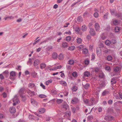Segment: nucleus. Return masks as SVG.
Listing matches in <instances>:
<instances>
[{"label":"nucleus","mask_w":122,"mask_h":122,"mask_svg":"<svg viewBox=\"0 0 122 122\" xmlns=\"http://www.w3.org/2000/svg\"><path fill=\"white\" fill-rule=\"evenodd\" d=\"M16 73L15 71H12L10 73V79L13 81L16 78Z\"/></svg>","instance_id":"nucleus-1"},{"label":"nucleus","mask_w":122,"mask_h":122,"mask_svg":"<svg viewBox=\"0 0 122 122\" xmlns=\"http://www.w3.org/2000/svg\"><path fill=\"white\" fill-rule=\"evenodd\" d=\"M13 105L14 106L19 104L20 102V101L18 98L16 96L14 97L13 99Z\"/></svg>","instance_id":"nucleus-2"},{"label":"nucleus","mask_w":122,"mask_h":122,"mask_svg":"<svg viewBox=\"0 0 122 122\" xmlns=\"http://www.w3.org/2000/svg\"><path fill=\"white\" fill-rule=\"evenodd\" d=\"M62 107L65 111L68 110L69 109V106L67 103L65 102H64L62 104Z\"/></svg>","instance_id":"nucleus-3"},{"label":"nucleus","mask_w":122,"mask_h":122,"mask_svg":"<svg viewBox=\"0 0 122 122\" xmlns=\"http://www.w3.org/2000/svg\"><path fill=\"white\" fill-rule=\"evenodd\" d=\"M79 101V100L78 98L75 97L72 99L71 101V102L73 104H75L78 103Z\"/></svg>","instance_id":"nucleus-4"},{"label":"nucleus","mask_w":122,"mask_h":122,"mask_svg":"<svg viewBox=\"0 0 122 122\" xmlns=\"http://www.w3.org/2000/svg\"><path fill=\"white\" fill-rule=\"evenodd\" d=\"M120 70V67L118 66H116L115 68H114V70L115 72L116 73L114 74L113 75V76H115L117 74V73L119 74L118 72Z\"/></svg>","instance_id":"nucleus-5"},{"label":"nucleus","mask_w":122,"mask_h":122,"mask_svg":"<svg viewBox=\"0 0 122 122\" xmlns=\"http://www.w3.org/2000/svg\"><path fill=\"white\" fill-rule=\"evenodd\" d=\"M25 89L24 87L21 88L19 91V93L20 96L23 95L24 93Z\"/></svg>","instance_id":"nucleus-6"},{"label":"nucleus","mask_w":122,"mask_h":122,"mask_svg":"<svg viewBox=\"0 0 122 122\" xmlns=\"http://www.w3.org/2000/svg\"><path fill=\"white\" fill-rule=\"evenodd\" d=\"M89 32L91 35L92 36H94L96 34L93 28H90Z\"/></svg>","instance_id":"nucleus-7"},{"label":"nucleus","mask_w":122,"mask_h":122,"mask_svg":"<svg viewBox=\"0 0 122 122\" xmlns=\"http://www.w3.org/2000/svg\"><path fill=\"white\" fill-rule=\"evenodd\" d=\"M10 112L11 113H14L16 112V109L15 107H11L9 109Z\"/></svg>","instance_id":"nucleus-8"},{"label":"nucleus","mask_w":122,"mask_h":122,"mask_svg":"<svg viewBox=\"0 0 122 122\" xmlns=\"http://www.w3.org/2000/svg\"><path fill=\"white\" fill-rule=\"evenodd\" d=\"M117 80H116L114 78H112L111 79V82L112 85V86L113 87L114 86V84H116L117 82Z\"/></svg>","instance_id":"nucleus-9"},{"label":"nucleus","mask_w":122,"mask_h":122,"mask_svg":"<svg viewBox=\"0 0 122 122\" xmlns=\"http://www.w3.org/2000/svg\"><path fill=\"white\" fill-rule=\"evenodd\" d=\"M95 101L94 99L93 98H91L89 101L88 104H89L90 105L94 104H95Z\"/></svg>","instance_id":"nucleus-10"},{"label":"nucleus","mask_w":122,"mask_h":122,"mask_svg":"<svg viewBox=\"0 0 122 122\" xmlns=\"http://www.w3.org/2000/svg\"><path fill=\"white\" fill-rule=\"evenodd\" d=\"M113 117L111 116H107L105 117L104 119L105 120H112L113 119Z\"/></svg>","instance_id":"nucleus-11"},{"label":"nucleus","mask_w":122,"mask_h":122,"mask_svg":"<svg viewBox=\"0 0 122 122\" xmlns=\"http://www.w3.org/2000/svg\"><path fill=\"white\" fill-rule=\"evenodd\" d=\"M40 63L39 60L36 59L34 61V65L35 66H36L38 65Z\"/></svg>","instance_id":"nucleus-12"},{"label":"nucleus","mask_w":122,"mask_h":122,"mask_svg":"<svg viewBox=\"0 0 122 122\" xmlns=\"http://www.w3.org/2000/svg\"><path fill=\"white\" fill-rule=\"evenodd\" d=\"M95 28L96 31H99L100 29V26L98 23H96L95 25Z\"/></svg>","instance_id":"nucleus-13"},{"label":"nucleus","mask_w":122,"mask_h":122,"mask_svg":"<svg viewBox=\"0 0 122 122\" xmlns=\"http://www.w3.org/2000/svg\"><path fill=\"white\" fill-rule=\"evenodd\" d=\"M83 74L85 77H88L90 76V74L89 71H86L84 72Z\"/></svg>","instance_id":"nucleus-14"},{"label":"nucleus","mask_w":122,"mask_h":122,"mask_svg":"<svg viewBox=\"0 0 122 122\" xmlns=\"http://www.w3.org/2000/svg\"><path fill=\"white\" fill-rule=\"evenodd\" d=\"M58 56V54L57 53L54 52L52 54V57L53 58L56 59L57 58Z\"/></svg>","instance_id":"nucleus-15"},{"label":"nucleus","mask_w":122,"mask_h":122,"mask_svg":"<svg viewBox=\"0 0 122 122\" xmlns=\"http://www.w3.org/2000/svg\"><path fill=\"white\" fill-rule=\"evenodd\" d=\"M110 41L111 42V46L112 45H114L116 44L117 42L116 40L114 39H112L111 41Z\"/></svg>","instance_id":"nucleus-16"},{"label":"nucleus","mask_w":122,"mask_h":122,"mask_svg":"<svg viewBox=\"0 0 122 122\" xmlns=\"http://www.w3.org/2000/svg\"><path fill=\"white\" fill-rule=\"evenodd\" d=\"M68 45V44L66 42H62V45L63 47L64 48H66Z\"/></svg>","instance_id":"nucleus-17"},{"label":"nucleus","mask_w":122,"mask_h":122,"mask_svg":"<svg viewBox=\"0 0 122 122\" xmlns=\"http://www.w3.org/2000/svg\"><path fill=\"white\" fill-rule=\"evenodd\" d=\"M46 66V64L44 63H41L40 65V68L41 69L45 68Z\"/></svg>","instance_id":"nucleus-18"},{"label":"nucleus","mask_w":122,"mask_h":122,"mask_svg":"<svg viewBox=\"0 0 122 122\" xmlns=\"http://www.w3.org/2000/svg\"><path fill=\"white\" fill-rule=\"evenodd\" d=\"M87 27L85 25H82L81 27V29L82 31H85L87 30Z\"/></svg>","instance_id":"nucleus-19"},{"label":"nucleus","mask_w":122,"mask_h":122,"mask_svg":"<svg viewBox=\"0 0 122 122\" xmlns=\"http://www.w3.org/2000/svg\"><path fill=\"white\" fill-rule=\"evenodd\" d=\"M109 93V92L107 90H105L102 93V96H104L108 94Z\"/></svg>","instance_id":"nucleus-20"},{"label":"nucleus","mask_w":122,"mask_h":122,"mask_svg":"<svg viewBox=\"0 0 122 122\" xmlns=\"http://www.w3.org/2000/svg\"><path fill=\"white\" fill-rule=\"evenodd\" d=\"M64 58V55L62 53H60L58 56V59L60 60H62Z\"/></svg>","instance_id":"nucleus-21"},{"label":"nucleus","mask_w":122,"mask_h":122,"mask_svg":"<svg viewBox=\"0 0 122 122\" xmlns=\"http://www.w3.org/2000/svg\"><path fill=\"white\" fill-rule=\"evenodd\" d=\"M88 51V49L86 48H84L82 49L83 53L84 54H87Z\"/></svg>","instance_id":"nucleus-22"},{"label":"nucleus","mask_w":122,"mask_h":122,"mask_svg":"<svg viewBox=\"0 0 122 122\" xmlns=\"http://www.w3.org/2000/svg\"><path fill=\"white\" fill-rule=\"evenodd\" d=\"M80 28L79 27H76L75 28V32L77 34H78L80 31Z\"/></svg>","instance_id":"nucleus-23"},{"label":"nucleus","mask_w":122,"mask_h":122,"mask_svg":"<svg viewBox=\"0 0 122 122\" xmlns=\"http://www.w3.org/2000/svg\"><path fill=\"white\" fill-rule=\"evenodd\" d=\"M35 86L34 83H30L28 85V87L29 88H32Z\"/></svg>","instance_id":"nucleus-24"},{"label":"nucleus","mask_w":122,"mask_h":122,"mask_svg":"<svg viewBox=\"0 0 122 122\" xmlns=\"http://www.w3.org/2000/svg\"><path fill=\"white\" fill-rule=\"evenodd\" d=\"M115 15L117 16L118 18H121L122 17V15L121 13H116Z\"/></svg>","instance_id":"nucleus-25"},{"label":"nucleus","mask_w":122,"mask_h":122,"mask_svg":"<svg viewBox=\"0 0 122 122\" xmlns=\"http://www.w3.org/2000/svg\"><path fill=\"white\" fill-rule=\"evenodd\" d=\"M52 38V37H50L48 38H47L44 41L41 42V43H43L45 42H47L48 41H51V39Z\"/></svg>","instance_id":"nucleus-26"},{"label":"nucleus","mask_w":122,"mask_h":122,"mask_svg":"<svg viewBox=\"0 0 122 122\" xmlns=\"http://www.w3.org/2000/svg\"><path fill=\"white\" fill-rule=\"evenodd\" d=\"M99 70V68L98 67H96L94 68L93 69V71H95L96 73H97L98 72Z\"/></svg>","instance_id":"nucleus-27"},{"label":"nucleus","mask_w":122,"mask_h":122,"mask_svg":"<svg viewBox=\"0 0 122 122\" xmlns=\"http://www.w3.org/2000/svg\"><path fill=\"white\" fill-rule=\"evenodd\" d=\"M100 49V48H98L97 49L96 52L98 55H100L101 54V51L99 50Z\"/></svg>","instance_id":"nucleus-28"},{"label":"nucleus","mask_w":122,"mask_h":122,"mask_svg":"<svg viewBox=\"0 0 122 122\" xmlns=\"http://www.w3.org/2000/svg\"><path fill=\"white\" fill-rule=\"evenodd\" d=\"M60 83L63 86H67V84L66 83L65 81H60Z\"/></svg>","instance_id":"nucleus-29"},{"label":"nucleus","mask_w":122,"mask_h":122,"mask_svg":"<svg viewBox=\"0 0 122 122\" xmlns=\"http://www.w3.org/2000/svg\"><path fill=\"white\" fill-rule=\"evenodd\" d=\"M21 98L22 101L23 102H25L26 99V98L25 96L23 95L20 96Z\"/></svg>","instance_id":"nucleus-30"},{"label":"nucleus","mask_w":122,"mask_h":122,"mask_svg":"<svg viewBox=\"0 0 122 122\" xmlns=\"http://www.w3.org/2000/svg\"><path fill=\"white\" fill-rule=\"evenodd\" d=\"M45 111V109L44 108H41L39 110V112L41 113H44Z\"/></svg>","instance_id":"nucleus-31"},{"label":"nucleus","mask_w":122,"mask_h":122,"mask_svg":"<svg viewBox=\"0 0 122 122\" xmlns=\"http://www.w3.org/2000/svg\"><path fill=\"white\" fill-rule=\"evenodd\" d=\"M77 87L76 86H72L71 88L72 90L73 91H76L77 90Z\"/></svg>","instance_id":"nucleus-32"},{"label":"nucleus","mask_w":122,"mask_h":122,"mask_svg":"<svg viewBox=\"0 0 122 122\" xmlns=\"http://www.w3.org/2000/svg\"><path fill=\"white\" fill-rule=\"evenodd\" d=\"M112 59V57L110 55H109L107 57V60L108 61H111Z\"/></svg>","instance_id":"nucleus-33"},{"label":"nucleus","mask_w":122,"mask_h":122,"mask_svg":"<svg viewBox=\"0 0 122 122\" xmlns=\"http://www.w3.org/2000/svg\"><path fill=\"white\" fill-rule=\"evenodd\" d=\"M77 20L79 22H81L82 21V18L81 16H79L77 17Z\"/></svg>","instance_id":"nucleus-34"},{"label":"nucleus","mask_w":122,"mask_h":122,"mask_svg":"<svg viewBox=\"0 0 122 122\" xmlns=\"http://www.w3.org/2000/svg\"><path fill=\"white\" fill-rule=\"evenodd\" d=\"M86 89H87L90 86V84L89 83H86L83 86Z\"/></svg>","instance_id":"nucleus-35"},{"label":"nucleus","mask_w":122,"mask_h":122,"mask_svg":"<svg viewBox=\"0 0 122 122\" xmlns=\"http://www.w3.org/2000/svg\"><path fill=\"white\" fill-rule=\"evenodd\" d=\"M75 47L74 46H71L68 48V50L71 51L73 50H75Z\"/></svg>","instance_id":"nucleus-36"},{"label":"nucleus","mask_w":122,"mask_h":122,"mask_svg":"<svg viewBox=\"0 0 122 122\" xmlns=\"http://www.w3.org/2000/svg\"><path fill=\"white\" fill-rule=\"evenodd\" d=\"M120 30V28L118 26L116 27L115 28V31L116 32H118Z\"/></svg>","instance_id":"nucleus-37"},{"label":"nucleus","mask_w":122,"mask_h":122,"mask_svg":"<svg viewBox=\"0 0 122 122\" xmlns=\"http://www.w3.org/2000/svg\"><path fill=\"white\" fill-rule=\"evenodd\" d=\"M89 15V14L88 12L87 11H86L84 13L83 16L84 17H86Z\"/></svg>","instance_id":"nucleus-38"},{"label":"nucleus","mask_w":122,"mask_h":122,"mask_svg":"<svg viewBox=\"0 0 122 122\" xmlns=\"http://www.w3.org/2000/svg\"><path fill=\"white\" fill-rule=\"evenodd\" d=\"M93 117L92 115L89 116L87 117V120L90 121L91 120L93 119Z\"/></svg>","instance_id":"nucleus-39"},{"label":"nucleus","mask_w":122,"mask_h":122,"mask_svg":"<svg viewBox=\"0 0 122 122\" xmlns=\"http://www.w3.org/2000/svg\"><path fill=\"white\" fill-rule=\"evenodd\" d=\"M63 100L61 99H57L56 100V102L58 104H61Z\"/></svg>","instance_id":"nucleus-40"},{"label":"nucleus","mask_w":122,"mask_h":122,"mask_svg":"<svg viewBox=\"0 0 122 122\" xmlns=\"http://www.w3.org/2000/svg\"><path fill=\"white\" fill-rule=\"evenodd\" d=\"M110 43V41L109 40H107L105 42L106 44L107 45H111Z\"/></svg>","instance_id":"nucleus-41"},{"label":"nucleus","mask_w":122,"mask_h":122,"mask_svg":"<svg viewBox=\"0 0 122 122\" xmlns=\"http://www.w3.org/2000/svg\"><path fill=\"white\" fill-rule=\"evenodd\" d=\"M71 114L70 112H66L65 113V115L67 117H69L71 115Z\"/></svg>","instance_id":"nucleus-42"},{"label":"nucleus","mask_w":122,"mask_h":122,"mask_svg":"<svg viewBox=\"0 0 122 122\" xmlns=\"http://www.w3.org/2000/svg\"><path fill=\"white\" fill-rule=\"evenodd\" d=\"M74 61L73 60H70L69 61V64L71 65H73L74 63Z\"/></svg>","instance_id":"nucleus-43"},{"label":"nucleus","mask_w":122,"mask_h":122,"mask_svg":"<svg viewBox=\"0 0 122 122\" xmlns=\"http://www.w3.org/2000/svg\"><path fill=\"white\" fill-rule=\"evenodd\" d=\"M83 100L85 103L86 104H88L89 101L86 99L85 98L83 99Z\"/></svg>","instance_id":"nucleus-44"},{"label":"nucleus","mask_w":122,"mask_h":122,"mask_svg":"<svg viewBox=\"0 0 122 122\" xmlns=\"http://www.w3.org/2000/svg\"><path fill=\"white\" fill-rule=\"evenodd\" d=\"M66 40L67 41H69L71 39V38L70 36H67L66 37Z\"/></svg>","instance_id":"nucleus-45"},{"label":"nucleus","mask_w":122,"mask_h":122,"mask_svg":"<svg viewBox=\"0 0 122 122\" xmlns=\"http://www.w3.org/2000/svg\"><path fill=\"white\" fill-rule=\"evenodd\" d=\"M94 16L96 18H97L99 16V14L97 12H95L94 14Z\"/></svg>","instance_id":"nucleus-46"},{"label":"nucleus","mask_w":122,"mask_h":122,"mask_svg":"<svg viewBox=\"0 0 122 122\" xmlns=\"http://www.w3.org/2000/svg\"><path fill=\"white\" fill-rule=\"evenodd\" d=\"M72 75L74 77H76L77 76V73L76 72H73L72 73Z\"/></svg>","instance_id":"nucleus-47"},{"label":"nucleus","mask_w":122,"mask_h":122,"mask_svg":"<svg viewBox=\"0 0 122 122\" xmlns=\"http://www.w3.org/2000/svg\"><path fill=\"white\" fill-rule=\"evenodd\" d=\"M36 73L35 72H33L31 73V76L34 78L36 77Z\"/></svg>","instance_id":"nucleus-48"},{"label":"nucleus","mask_w":122,"mask_h":122,"mask_svg":"<svg viewBox=\"0 0 122 122\" xmlns=\"http://www.w3.org/2000/svg\"><path fill=\"white\" fill-rule=\"evenodd\" d=\"M82 39L81 38H79L77 40V42L78 43H80L81 42Z\"/></svg>","instance_id":"nucleus-49"},{"label":"nucleus","mask_w":122,"mask_h":122,"mask_svg":"<svg viewBox=\"0 0 122 122\" xmlns=\"http://www.w3.org/2000/svg\"><path fill=\"white\" fill-rule=\"evenodd\" d=\"M46 97V96L43 94H40L39 95V97L41 98H45Z\"/></svg>","instance_id":"nucleus-50"},{"label":"nucleus","mask_w":122,"mask_h":122,"mask_svg":"<svg viewBox=\"0 0 122 122\" xmlns=\"http://www.w3.org/2000/svg\"><path fill=\"white\" fill-rule=\"evenodd\" d=\"M118 23V21L117 20H114L113 21V23L115 25H117Z\"/></svg>","instance_id":"nucleus-51"},{"label":"nucleus","mask_w":122,"mask_h":122,"mask_svg":"<svg viewBox=\"0 0 122 122\" xmlns=\"http://www.w3.org/2000/svg\"><path fill=\"white\" fill-rule=\"evenodd\" d=\"M110 12L111 13V14L113 15H116V13L115 12V11L112 10H110Z\"/></svg>","instance_id":"nucleus-52"},{"label":"nucleus","mask_w":122,"mask_h":122,"mask_svg":"<svg viewBox=\"0 0 122 122\" xmlns=\"http://www.w3.org/2000/svg\"><path fill=\"white\" fill-rule=\"evenodd\" d=\"M52 82V81L51 80H48L46 82V85H48L49 84L51 83Z\"/></svg>","instance_id":"nucleus-53"},{"label":"nucleus","mask_w":122,"mask_h":122,"mask_svg":"<svg viewBox=\"0 0 122 122\" xmlns=\"http://www.w3.org/2000/svg\"><path fill=\"white\" fill-rule=\"evenodd\" d=\"M11 4H9L8 5H6L4 6V7H2L0 9V11L1 10H2L8 7Z\"/></svg>","instance_id":"nucleus-54"},{"label":"nucleus","mask_w":122,"mask_h":122,"mask_svg":"<svg viewBox=\"0 0 122 122\" xmlns=\"http://www.w3.org/2000/svg\"><path fill=\"white\" fill-rule=\"evenodd\" d=\"M105 69L108 71H109L111 70V68L109 66H107L105 67Z\"/></svg>","instance_id":"nucleus-55"},{"label":"nucleus","mask_w":122,"mask_h":122,"mask_svg":"<svg viewBox=\"0 0 122 122\" xmlns=\"http://www.w3.org/2000/svg\"><path fill=\"white\" fill-rule=\"evenodd\" d=\"M104 74L102 73H100L99 75V77L101 78H103L104 76Z\"/></svg>","instance_id":"nucleus-56"},{"label":"nucleus","mask_w":122,"mask_h":122,"mask_svg":"<svg viewBox=\"0 0 122 122\" xmlns=\"http://www.w3.org/2000/svg\"><path fill=\"white\" fill-rule=\"evenodd\" d=\"M40 86H41L44 89H46V88L45 87V86L42 83H40Z\"/></svg>","instance_id":"nucleus-57"},{"label":"nucleus","mask_w":122,"mask_h":122,"mask_svg":"<svg viewBox=\"0 0 122 122\" xmlns=\"http://www.w3.org/2000/svg\"><path fill=\"white\" fill-rule=\"evenodd\" d=\"M63 94L65 96H67L68 94V92L66 91H65L63 92Z\"/></svg>","instance_id":"nucleus-58"},{"label":"nucleus","mask_w":122,"mask_h":122,"mask_svg":"<svg viewBox=\"0 0 122 122\" xmlns=\"http://www.w3.org/2000/svg\"><path fill=\"white\" fill-rule=\"evenodd\" d=\"M108 15V13H106L103 16V18L105 19H107V18Z\"/></svg>","instance_id":"nucleus-59"},{"label":"nucleus","mask_w":122,"mask_h":122,"mask_svg":"<svg viewBox=\"0 0 122 122\" xmlns=\"http://www.w3.org/2000/svg\"><path fill=\"white\" fill-rule=\"evenodd\" d=\"M95 58V55L94 54H93L92 56V60H94Z\"/></svg>","instance_id":"nucleus-60"},{"label":"nucleus","mask_w":122,"mask_h":122,"mask_svg":"<svg viewBox=\"0 0 122 122\" xmlns=\"http://www.w3.org/2000/svg\"><path fill=\"white\" fill-rule=\"evenodd\" d=\"M84 62L86 64L88 65L89 63V61L88 60H85Z\"/></svg>","instance_id":"nucleus-61"},{"label":"nucleus","mask_w":122,"mask_h":122,"mask_svg":"<svg viewBox=\"0 0 122 122\" xmlns=\"http://www.w3.org/2000/svg\"><path fill=\"white\" fill-rule=\"evenodd\" d=\"M35 92L33 91H32L31 92L30 94L29 95L31 96H34L35 95Z\"/></svg>","instance_id":"nucleus-62"},{"label":"nucleus","mask_w":122,"mask_h":122,"mask_svg":"<svg viewBox=\"0 0 122 122\" xmlns=\"http://www.w3.org/2000/svg\"><path fill=\"white\" fill-rule=\"evenodd\" d=\"M4 77L2 74H0V79L1 80H2L4 79Z\"/></svg>","instance_id":"nucleus-63"},{"label":"nucleus","mask_w":122,"mask_h":122,"mask_svg":"<svg viewBox=\"0 0 122 122\" xmlns=\"http://www.w3.org/2000/svg\"><path fill=\"white\" fill-rule=\"evenodd\" d=\"M102 108L101 107H100L98 108V111L99 112H101L102 110Z\"/></svg>","instance_id":"nucleus-64"}]
</instances>
